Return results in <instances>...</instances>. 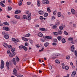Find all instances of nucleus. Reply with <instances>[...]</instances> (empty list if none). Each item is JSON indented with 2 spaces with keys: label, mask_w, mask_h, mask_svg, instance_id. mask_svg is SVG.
I'll return each instance as SVG.
<instances>
[{
  "label": "nucleus",
  "mask_w": 77,
  "mask_h": 77,
  "mask_svg": "<svg viewBox=\"0 0 77 77\" xmlns=\"http://www.w3.org/2000/svg\"><path fill=\"white\" fill-rule=\"evenodd\" d=\"M50 2L48 0H43L42 2L43 4H49Z\"/></svg>",
  "instance_id": "nucleus-1"
},
{
  "label": "nucleus",
  "mask_w": 77,
  "mask_h": 77,
  "mask_svg": "<svg viewBox=\"0 0 77 77\" xmlns=\"http://www.w3.org/2000/svg\"><path fill=\"white\" fill-rule=\"evenodd\" d=\"M4 65L5 64L4 63V61H3V60H2L1 61V69H3V68H4Z\"/></svg>",
  "instance_id": "nucleus-2"
},
{
  "label": "nucleus",
  "mask_w": 77,
  "mask_h": 77,
  "mask_svg": "<svg viewBox=\"0 0 77 77\" xmlns=\"http://www.w3.org/2000/svg\"><path fill=\"white\" fill-rule=\"evenodd\" d=\"M13 73L14 75L17 76V69L15 68H14L13 70Z\"/></svg>",
  "instance_id": "nucleus-3"
},
{
  "label": "nucleus",
  "mask_w": 77,
  "mask_h": 77,
  "mask_svg": "<svg viewBox=\"0 0 77 77\" xmlns=\"http://www.w3.org/2000/svg\"><path fill=\"white\" fill-rule=\"evenodd\" d=\"M39 30L41 31H43V32H45V31H47L48 30L47 29H45L44 28H39Z\"/></svg>",
  "instance_id": "nucleus-4"
},
{
  "label": "nucleus",
  "mask_w": 77,
  "mask_h": 77,
  "mask_svg": "<svg viewBox=\"0 0 77 77\" xmlns=\"http://www.w3.org/2000/svg\"><path fill=\"white\" fill-rule=\"evenodd\" d=\"M15 52H12L11 53V54H10L9 56L10 57H13V56H14L15 55Z\"/></svg>",
  "instance_id": "nucleus-5"
},
{
  "label": "nucleus",
  "mask_w": 77,
  "mask_h": 77,
  "mask_svg": "<svg viewBox=\"0 0 77 77\" xmlns=\"http://www.w3.org/2000/svg\"><path fill=\"white\" fill-rule=\"evenodd\" d=\"M38 14L40 15H43L44 14V12L40 10L38 11Z\"/></svg>",
  "instance_id": "nucleus-6"
},
{
  "label": "nucleus",
  "mask_w": 77,
  "mask_h": 77,
  "mask_svg": "<svg viewBox=\"0 0 77 77\" xmlns=\"http://www.w3.org/2000/svg\"><path fill=\"white\" fill-rule=\"evenodd\" d=\"M71 51L72 52L74 51V45H72L71 47Z\"/></svg>",
  "instance_id": "nucleus-7"
},
{
  "label": "nucleus",
  "mask_w": 77,
  "mask_h": 77,
  "mask_svg": "<svg viewBox=\"0 0 77 77\" xmlns=\"http://www.w3.org/2000/svg\"><path fill=\"white\" fill-rule=\"evenodd\" d=\"M38 35L39 37H42L43 36V34L42 32H38Z\"/></svg>",
  "instance_id": "nucleus-8"
},
{
  "label": "nucleus",
  "mask_w": 77,
  "mask_h": 77,
  "mask_svg": "<svg viewBox=\"0 0 77 77\" xmlns=\"http://www.w3.org/2000/svg\"><path fill=\"white\" fill-rule=\"evenodd\" d=\"M6 66L8 69H9V63L8 62H7L6 63Z\"/></svg>",
  "instance_id": "nucleus-9"
},
{
  "label": "nucleus",
  "mask_w": 77,
  "mask_h": 77,
  "mask_svg": "<svg viewBox=\"0 0 77 77\" xmlns=\"http://www.w3.org/2000/svg\"><path fill=\"white\" fill-rule=\"evenodd\" d=\"M21 11L17 10L15 11V14H19V13H21Z\"/></svg>",
  "instance_id": "nucleus-10"
},
{
  "label": "nucleus",
  "mask_w": 77,
  "mask_h": 77,
  "mask_svg": "<svg viewBox=\"0 0 77 77\" xmlns=\"http://www.w3.org/2000/svg\"><path fill=\"white\" fill-rule=\"evenodd\" d=\"M76 74V72L75 71H74L72 72V77H74L75 75V74Z\"/></svg>",
  "instance_id": "nucleus-11"
},
{
  "label": "nucleus",
  "mask_w": 77,
  "mask_h": 77,
  "mask_svg": "<svg viewBox=\"0 0 77 77\" xmlns=\"http://www.w3.org/2000/svg\"><path fill=\"white\" fill-rule=\"evenodd\" d=\"M3 45L6 48H7V47H8V44L7 43H3Z\"/></svg>",
  "instance_id": "nucleus-12"
},
{
  "label": "nucleus",
  "mask_w": 77,
  "mask_h": 77,
  "mask_svg": "<svg viewBox=\"0 0 77 77\" xmlns=\"http://www.w3.org/2000/svg\"><path fill=\"white\" fill-rule=\"evenodd\" d=\"M13 63H14V65H16L17 63H16V61H15V58H13Z\"/></svg>",
  "instance_id": "nucleus-13"
},
{
  "label": "nucleus",
  "mask_w": 77,
  "mask_h": 77,
  "mask_svg": "<svg viewBox=\"0 0 77 77\" xmlns=\"http://www.w3.org/2000/svg\"><path fill=\"white\" fill-rule=\"evenodd\" d=\"M45 38H47L48 39H51L52 37L51 36H46L45 37Z\"/></svg>",
  "instance_id": "nucleus-14"
},
{
  "label": "nucleus",
  "mask_w": 77,
  "mask_h": 77,
  "mask_svg": "<svg viewBox=\"0 0 77 77\" xmlns=\"http://www.w3.org/2000/svg\"><path fill=\"white\" fill-rule=\"evenodd\" d=\"M71 12L72 14H73L74 15L75 14V10H74V9H71Z\"/></svg>",
  "instance_id": "nucleus-15"
},
{
  "label": "nucleus",
  "mask_w": 77,
  "mask_h": 77,
  "mask_svg": "<svg viewBox=\"0 0 77 77\" xmlns=\"http://www.w3.org/2000/svg\"><path fill=\"white\" fill-rule=\"evenodd\" d=\"M31 16V14L30 13L28 15V20H30V16Z\"/></svg>",
  "instance_id": "nucleus-16"
},
{
  "label": "nucleus",
  "mask_w": 77,
  "mask_h": 77,
  "mask_svg": "<svg viewBox=\"0 0 77 77\" xmlns=\"http://www.w3.org/2000/svg\"><path fill=\"white\" fill-rule=\"evenodd\" d=\"M22 39L24 41H28V39L27 38L24 37H22Z\"/></svg>",
  "instance_id": "nucleus-17"
},
{
  "label": "nucleus",
  "mask_w": 77,
  "mask_h": 77,
  "mask_svg": "<svg viewBox=\"0 0 77 77\" xmlns=\"http://www.w3.org/2000/svg\"><path fill=\"white\" fill-rule=\"evenodd\" d=\"M4 37L5 39H9V36L8 35H6L4 36Z\"/></svg>",
  "instance_id": "nucleus-18"
},
{
  "label": "nucleus",
  "mask_w": 77,
  "mask_h": 77,
  "mask_svg": "<svg viewBox=\"0 0 77 77\" xmlns=\"http://www.w3.org/2000/svg\"><path fill=\"white\" fill-rule=\"evenodd\" d=\"M61 41L63 44H64L66 42V41H65V39L64 38L62 39L61 40Z\"/></svg>",
  "instance_id": "nucleus-19"
},
{
  "label": "nucleus",
  "mask_w": 77,
  "mask_h": 77,
  "mask_svg": "<svg viewBox=\"0 0 77 77\" xmlns=\"http://www.w3.org/2000/svg\"><path fill=\"white\" fill-rule=\"evenodd\" d=\"M11 23H12V24H16L17 22L16 21H11Z\"/></svg>",
  "instance_id": "nucleus-20"
},
{
  "label": "nucleus",
  "mask_w": 77,
  "mask_h": 77,
  "mask_svg": "<svg viewBox=\"0 0 77 77\" xmlns=\"http://www.w3.org/2000/svg\"><path fill=\"white\" fill-rule=\"evenodd\" d=\"M62 38V37L61 36H58L57 37V39L58 41H60L61 40V39Z\"/></svg>",
  "instance_id": "nucleus-21"
},
{
  "label": "nucleus",
  "mask_w": 77,
  "mask_h": 77,
  "mask_svg": "<svg viewBox=\"0 0 77 77\" xmlns=\"http://www.w3.org/2000/svg\"><path fill=\"white\" fill-rule=\"evenodd\" d=\"M14 17L15 18H17V19H20V16L18 15H15Z\"/></svg>",
  "instance_id": "nucleus-22"
},
{
  "label": "nucleus",
  "mask_w": 77,
  "mask_h": 77,
  "mask_svg": "<svg viewBox=\"0 0 77 77\" xmlns=\"http://www.w3.org/2000/svg\"><path fill=\"white\" fill-rule=\"evenodd\" d=\"M53 56L56 57V56H59L60 55L59 54H54L53 55Z\"/></svg>",
  "instance_id": "nucleus-23"
},
{
  "label": "nucleus",
  "mask_w": 77,
  "mask_h": 77,
  "mask_svg": "<svg viewBox=\"0 0 77 77\" xmlns=\"http://www.w3.org/2000/svg\"><path fill=\"white\" fill-rule=\"evenodd\" d=\"M74 38L72 37H70L68 39V41H72Z\"/></svg>",
  "instance_id": "nucleus-24"
},
{
  "label": "nucleus",
  "mask_w": 77,
  "mask_h": 77,
  "mask_svg": "<svg viewBox=\"0 0 77 77\" xmlns=\"http://www.w3.org/2000/svg\"><path fill=\"white\" fill-rule=\"evenodd\" d=\"M11 51L12 52H14L15 51V48H12L11 49Z\"/></svg>",
  "instance_id": "nucleus-25"
},
{
  "label": "nucleus",
  "mask_w": 77,
  "mask_h": 77,
  "mask_svg": "<svg viewBox=\"0 0 77 77\" xmlns=\"http://www.w3.org/2000/svg\"><path fill=\"white\" fill-rule=\"evenodd\" d=\"M30 34L28 33L25 35V37H29V36H30Z\"/></svg>",
  "instance_id": "nucleus-26"
},
{
  "label": "nucleus",
  "mask_w": 77,
  "mask_h": 77,
  "mask_svg": "<svg viewBox=\"0 0 77 77\" xmlns=\"http://www.w3.org/2000/svg\"><path fill=\"white\" fill-rule=\"evenodd\" d=\"M0 4L3 7H4L5 6V5L4 4H3V2H1L0 3Z\"/></svg>",
  "instance_id": "nucleus-27"
},
{
  "label": "nucleus",
  "mask_w": 77,
  "mask_h": 77,
  "mask_svg": "<svg viewBox=\"0 0 77 77\" xmlns=\"http://www.w3.org/2000/svg\"><path fill=\"white\" fill-rule=\"evenodd\" d=\"M61 16V13L60 12H58V17H60Z\"/></svg>",
  "instance_id": "nucleus-28"
},
{
  "label": "nucleus",
  "mask_w": 77,
  "mask_h": 77,
  "mask_svg": "<svg viewBox=\"0 0 77 77\" xmlns=\"http://www.w3.org/2000/svg\"><path fill=\"white\" fill-rule=\"evenodd\" d=\"M48 13H45L44 14V16L45 17H47L48 16Z\"/></svg>",
  "instance_id": "nucleus-29"
},
{
  "label": "nucleus",
  "mask_w": 77,
  "mask_h": 77,
  "mask_svg": "<svg viewBox=\"0 0 77 77\" xmlns=\"http://www.w3.org/2000/svg\"><path fill=\"white\" fill-rule=\"evenodd\" d=\"M12 40L14 42L16 43V42H17V40H16V39H15V38H12Z\"/></svg>",
  "instance_id": "nucleus-30"
},
{
  "label": "nucleus",
  "mask_w": 77,
  "mask_h": 77,
  "mask_svg": "<svg viewBox=\"0 0 77 77\" xmlns=\"http://www.w3.org/2000/svg\"><path fill=\"white\" fill-rule=\"evenodd\" d=\"M44 45L45 47H47L49 45V43H45Z\"/></svg>",
  "instance_id": "nucleus-31"
},
{
  "label": "nucleus",
  "mask_w": 77,
  "mask_h": 77,
  "mask_svg": "<svg viewBox=\"0 0 77 77\" xmlns=\"http://www.w3.org/2000/svg\"><path fill=\"white\" fill-rule=\"evenodd\" d=\"M48 68L50 69H52V66H51V65H50V64H48Z\"/></svg>",
  "instance_id": "nucleus-32"
},
{
  "label": "nucleus",
  "mask_w": 77,
  "mask_h": 77,
  "mask_svg": "<svg viewBox=\"0 0 77 77\" xmlns=\"http://www.w3.org/2000/svg\"><path fill=\"white\" fill-rule=\"evenodd\" d=\"M58 33L59 35H61V34H62V31L60 30V31H58Z\"/></svg>",
  "instance_id": "nucleus-33"
},
{
  "label": "nucleus",
  "mask_w": 77,
  "mask_h": 77,
  "mask_svg": "<svg viewBox=\"0 0 77 77\" xmlns=\"http://www.w3.org/2000/svg\"><path fill=\"white\" fill-rule=\"evenodd\" d=\"M23 48L24 50H25V51H27V47H26L24 46H23Z\"/></svg>",
  "instance_id": "nucleus-34"
},
{
  "label": "nucleus",
  "mask_w": 77,
  "mask_h": 77,
  "mask_svg": "<svg viewBox=\"0 0 77 77\" xmlns=\"http://www.w3.org/2000/svg\"><path fill=\"white\" fill-rule=\"evenodd\" d=\"M47 10L48 11V12H51V10H50V8H47Z\"/></svg>",
  "instance_id": "nucleus-35"
},
{
  "label": "nucleus",
  "mask_w": 77,
  "mask_h": 77,
  "mask_svg": "<svg viewBox=\"0 0 77 77\" xmlns=\"http://www.w3.org/2000/svg\"><path fill=\"white\" fill-rule=\"evenodd\" d=\"M65 68L66 70H68L69 69V67L68 66H66L65 67Z\"/></svg>",
  "instance_id": "nucleus-36"
},
{
  "label": "nucleus",
  "mask_w": 77,
  "mask_h": 77,
  "mask_svg": "<svg viewBox=\"0 0 77 77\" xmlns=\"http://www.w3.org/2000/svg\"><path fill=\"white\" fill-rule=\"evenodd\" d=\"M64 33L66 35H68V33L66 32V31H64Z\"/></svg>",
  "instance_id": "nucleus-37"
},
{
  "label": "nucleus",
  "mask_w": 77,
  "mask_h": 77,
  "mask_svg": "<svg viewBox=\"0 0 77 77\" xmlns=\"http://www.w3.org/2000/svg\"><path fill=\"white\" fill-rule=\"evenodd\" d=\"M23 18L24 19H27V16L26 15H23Z\"/></svg>",
  "instance_id": "nucleus-38"
},
{
  "label": "nucleus",
  "mask_w": 77,
  "mask_h": 77,
  "mask_svg": "<svg viewBox=\"0 0 77 77\" xmlns=\"http://www.w3.org/2000/svg\"><path fill=\"white\" fill-rule=\"evenodd\" d=\"M55 62L56 63H60V62H59V61L57 60H55Z\"/></svg>",
  "instance_id": "nucleus-39"
},
{
  "label": "nucleus",
  "mask_w": 77,
  "mask_h": 77,
  "mask_svg": "<svg viewBox=\"0 0 77 77\" xmlns=\"http://www.w3.org/2000/svg\"><path fill=\"white\" fill-rule=\"evenodd\" d=\"M53 33L55 35H59L58 33L56 32H54Z\"/></svg>",
  "instance_id": "nucleus-40"
},
{
  "label": "nucleus",
  "mask_w": 77,
  "mask_h": 77,
  "mask_svg": "<svg viewBox=\"0 0 77 77\" xmlns=\"http://www.w3.org/2000/svg\"><path fill=\"white\" fill-rule=\"evenodd\" d=\"M59 28L60 30H63V27L62 26H59Z\"/></svg>",
  "instance_id": "nucleus-41"
},
{
  "label": "nucleus",
  "mask_w": 77,
  "mask_h": 77,
  "mask_svg": "<svg viewBox=\"0 0 77 77\" xmlns=\"http://www.w3.org/2000/svg\"><path fill=\"white\" fill-rule=\"evenodd\" d=\"M4 25H7V26H8V25H9V24L8 23L6 22H4Z\"/></svg>",
  "instance_id": "nucleus-42"
},
{
  "label": "nucleus",
  "mask_w": 77,
  "mask_h": 77,
  "mask_svg": "<svg viewBox=\"0 0 77 77\" xmlns=\"http://www.w3.org/2000/svg\"><path fill=\"white\" fill-rule=\"evenodd\" d=\"M40 40L42 42H44L45 41V40L44 38H41Z\"/></svg>",
  "instance_id": "nucleus-43"
},
{
  "label": "nucleus",
  "mask_w": 77,
  "mask_h": 77,
  "mask_svg": "<svg viewBox=\"0 0 77 77\" xmlns=\"http://www.w3.org/2000/svg\"><path fill=\"white\" fill-rule=\"evenodd\" d=\"M70 58V57L69 56H67L66 57V59L69 60Z\"/></svg>",
  "instance_id": "nucleus-44"
},
{
  "label": "nucleus",
  "mask_w": 77,
  "mask_h": 77,
  "mask_svg": "<svg viewBox=\"0 0 77 77\" xmlns=\"http://www.w3.org/2000/svg\"><path fill=\"white\" fill-rule=\"evenodd\" d=\"M59 24H60V21H58L56 24V25H59Z\"/></svg>",
  "instance_id": "nucleus-45"
},
{
  "label": "nucleus",
  "mask_w": 77,
  "mask_h": 77,
  "mask_svg": "<svg viewBox=\"0 0 77 77\" xmlns=\"http://www.w3.org/2000/svg\"><path fill=\"white\" fill-rule=\"evenodd\" d=\"M16 59L17 61H19V60H20V59H19V58H18V57H16Z\"/></svg>",
  "instance_id": "nucleus-46"
},
{
  "label": "nucleus",
  "mask_w": 77,
  "mask_h": 77,
  "mask_svg": "<svg viewBox=\"0 0 77 77\" xmlns=\"http://www.w3.org/2000/svg\"><path fill=\"white\" fill-rule=\"evenodd\" d=\"M62 65L63 66H62V68L63 69H65V66H64L65 65V64H64V63H63Z\"/></svg>",
  "instance_id": "nucleus-47"
},
{
  "label": "nucleus",
  "mask_w": 77,
  "mask_h": 77,
  "mask_svg": "<svg viewBox=\"0 0 77 77\" xmlns=\"http://www.w3.org/2000/svg\"><path fill=\"white\" fill-rule=\"evenodd\" d=\"M24 46L22 45V46H19V48H23L24 47Z\"/></svg>",
  "instance_id": "nucleus-48"
},
{
  "label": "nucleus",
  "mask_w": 77,
  "mask_h": 77,
  "mask_svg": "<svg viewBox=\"0 0 77 77\" xmlns=\"http://www.w3.org/2000/svg\"><path fill=\"white\" fill-rule=\"evenodd\" d=\"M5 30H6L7 31H9V28L8 27H6Z\"/></svg>",
  "instance_id": "nucleus-49"
},
{
  "label": "nucleus",
  "mask_w": 77,
  "mask_h": 77,
  "mask_svg": "<svg viewBox=\"0 0 77 77\" xmlns=\"http://www.w3.org/2000/svg\"><path fill=\"white\" fill-rule=\"evenodd\" d=\"M17 77H23V75H20L17 76Z\"/></svg>",
  "instance_id": "nucleus-50"
},
{
  "label": "nucleus",
  "mask_w": 77,
  "mask_h": 77,
  "mask_svg": "<svg viewBox=\"0 0 77 77\" xmlns=\"http://www.w3.org/2000/svg\"><path fill=\"white\" fill-rule=\"evenodd\" d=\"M36 46L37 47V48H39L40 47V46L38 44H37L36 45Z\"/></svg>",
  "instance_id": "nucleus-51"
},
{
  "label": "nucleus",
  "mask_w": 77,
  "mask_h": 77,
  "mask_svg": "<svg viewBox=\"0 0 77 77\" xmlns=\"http://www.w3.org/2000/svg\"><path fill=\"white\" fill-rule=\"evenodd\" d=\"M57 11H55L53 12V14L54 15H56V12Z\"/></svg>",
  "instance_id": "nucleus-52"
},
{
  "label": "nucleus",
  "mask_w": 77,
  "mask_h": 77,
  "mask_svg": "<svg viewBox=\"0 0 77 77\" xmlns=\"http://www.w3.org/2000/svg\"><path fill=\"white\" fill-rule=\"evenodd\" d=\"M57 28V26H56L54 25L53 26V29H56Z\"/></svg>",
  "instance_id": "nucleus-53"
},
{
  "label": "nucleus",
  "mask_w": 77,
  "mask_h": 77,
  "mask_svg": "<svg viewBox=\"0 0 77 77\" xmlns=\"http://www.w3.org/2000/svg\"><path fill=\"white\" fill-rule=\"evenodd\" d=\"M8 10H9L10 11H11V9H12V8L11 7H9L8 8Z\"/></svg>",
  "instance_id": "nucleus-54"
},
{
  "label": "nucleus",
  "mask_w": 77,
  "mask_h": 77,
  "mask_svg": "<svg viewBox=\"0 0 77 77\" xmlns=\"http://www.w3.org/2000/svg\"><path fill=\"white\" fill-rule=\"evenodd\" d=\"M53 45H57V43H56L54 42L52 43Z\"/></svg>",
  "instance_id": "nucleus-55"
},
{
  "label": "nucleus",
  "mask_w": 77,
  "mask_h": 77,
  "mask_svg": "<svg viewBox=\"0 0 77 77\" xmlns=\"http://www.w3.org/2000/svg\"><path fill=\"white\" fill-rule=\"evenodd\" d=\"M7 53L8 54H11V52H10V51H8Z\"/></svg>",
  "instance_id": "nucleus-56"
},
{
  "label": "nucleus",
  "mask_w": 77,
  "mask_h": 77,
  "mask_svg": "<svg viewBox=\"0 0 77 77\" xmlns=\"http://www.w3.org/2000/svg\"><path fill=\"white\" fill-rule=\"evenodd\" d=\"M43 19H44V17H43L42 16L40 17V19L41 20H43Z\"/></svg>",
  "instance_id": "nucleus-57"
},
{
  "label": "nucleus",
  "mask_w": 77,
  "mask_h": 77,
  "mask_svg": "<svg viewBox=\"0 0 77 77\" xmlns=\"http://www.w3.org/2000/svg\"><path fill=\"white\" fill-rule=\"evenodd\" d=\"M31 4V3L30 2H28L27 3V5H30Z\"/></svg>",
  "instance_id": "nucleus-58"
},
{
  "label": "nucleus",
  "mask_w": 77,
  "mask_h": 77,
  "mask_svg": "<svg viewBox=\"0 0 77 77\" xmlns=\"http://www.w3.org/2000/svg\"><path fill=\"white\" fill-rule=\"evenodd\" d=\"M44 48H42V49H41V50H40L39 51L40 52H41V51H42L44 50Z\"/></svg>",
  "instance_id": "nucleus-59"
},
{
  "label": "nucleus",
  "mask_w": 77,
  "mask_h": 77,
  "mask_svg": "<svg viewBox=\"0 0 77 77\" xmlns=\"http://www.w3.org/2000/svg\"><path fill=\"white\" fill-rule=\"evenodd\" d=\"M8 47L9 48H12V46L11 45H9Z\"/></svg>",
  "instance_id": "nucleus-60"
},
{
  "label": "nucleus",
  "mask_w": 77,
  "mask_h": 77,
  "mask_svg": "<svg viewBox=\"0 0 77 77\" xmlns=\"http://www.w3.org/2000/svg\"><path fill=\"white\" fill-rule=\"evenodd\" d=\"M21 5H22V2L20 1L19 2V6H21Z\"/></svg>",
  "instance_id": "nucleus-61"
},
{
  "label": "nucleus",
  "mask_w": 77,
  "mask_h": 77,
  "mask_svg": "<svg viewBox=\"0 0 77 77\" xmlns=\"http://www.w3.org/2000/svg\"><path fill=\"white\" fill-rule=\"evenodd\" d=\"M54 42H57V39H54Z\"/></svg>",
  "instance_id": "nucleus-62"
},
{
  "label": "nucleus",
  "mask_w": 77,
  "mask_h": 77,
  "mask_svg": "<svg viewBox=\"0 0 77 77\" xmlns=\"http://www.w3.org/2000/svg\"><path fill=\"white\" fill-rule=\"evenodd\" d=\"M27 44H28V43L26 42L25 44V45L26 46H28V45H27Z\"/></svg>",
  "instance_id": "nucleus-63"
},
{
  "label": "nucleus",
  "mask_w": 77,
  "mask_h": 77,
  "mask_svg": "<svg viewBox=\"0 0 77 77\" xmlns=\"http://www.w3.org/2000/svg\"><path fill=\"white\" fill-rule=\"evenodd\" d=\"M69 74H68L67 76H64L63 77H69Z\"/></svg>",
  "instance_id": "nucleus-64"
}]
</instances>
